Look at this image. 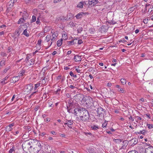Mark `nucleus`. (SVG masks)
<instances>
[{"instance_id":"nucleus-1","label":"nucleus","mask_w":153,"mask_h":153,"mask_svg":"<svg viewBox=\"0 0 153 153\" xmlns=\"http://www.w3.org/2000/svg\"><path fill=\"white\" fill-rule=\"evenodd\" d=\"M35 143L33 140H26L22 144V148L23 150H30L33 148Z\"/></svg>"},{"instance_id":"nucleus-2","label":"nucleus","mask_w":153,"mask_h":153,"mask_svg":"<svg viewBox=\"0 0 153 153\" xmlns=\"http://www.w3.org/2000/svg\"><path fill=\"white\" fill-rule=\"evenodd\" d=\"M82 112L81 116H80L81 120L82 121H86L88 120L89 117L88 112L85 108H82Z\"/></svg>"},{"instance_id":"nucleus-3","label":"nucleus","mask_w":153,"mask_h":153,"mask_svg":"<svg viewBox=\"0 0 153 153\" xmlns=\"http://www.w3.org/2000/svg\"><path fill=\"white\" fill-rule=\"evenodd\" d=\"M97 110L96 112H97L98 115L97 116L98 117L97 119H99V122H100L102 120L103 118V114L102 113L103 112V108L101 107L97 108Z\"/></svg>"},{"instance_id":"nucleus-4","label":"nucleus","mask_w":153,"mask_h":153,"mask_svg":"<svg viewBox=\"0 0 153 153\" xmlns=\"http://www.w3.org/2000/svg\"><path fill=\"white\" fill-rule=\"evenodd\" d=\"M24 90H25V91L29 93L33 89V85L30 83L25 86L24 88Z\"/></svg>"},{"instance_id":"nucleus-5","label":"nucleus","mask_w":153,"mask_h":153,"mask_svg":"<svg viewBox=\"0 0 153 153\" xmlns=\"http://www.w3.org/2000/svg\"><path fill=\"white\" fill-rule=\"evenodd\" d=\"M58 34L57 33H53L51 37V41L50 44L49 43L48 44V47H50L52 44V42H55L57 38Z\"/></svg>"},{"instance_id":"nucleus-6","label":"nucleus","mask_w":153,"mask_h":153,"mask_svg":"<svg viewBox=\"0 0 153 153\" xmlns=\"http://www.w3.org/2000/svg\"><path fill=\"white\" fill-rule=\"evenodd\" d=\"M82 111V108H75L74 110V114L75 115H76L78 114L80 115H81Z\"/></svg>"},{"instance_id":"nucleus-7","label":"nucleus","mask_w":153,"mask_h":153,"mask_svg":"<svg viewBox=\"0 0 153 153\" xmlns=\"http://www.w3.org/2000/svg\"><path fill=\"white\" fill-rule=\"evenodd\" d=\"M86 14V13L82 12H80L76 15L75 17L77 19H79L81 18L84 15H85Z\"/></svg>"},{"instance_id":"nucleus-8","label":"nucleus","mask_w":153,"mask_h":153,"mask_svg":"<svg viewBox=\"0 0 153 153\" xmlns=\"http://www.w3.org/2000/svg\"><path fill=\"white\" fill-rule=\"evenodd\" d=\"M88 4L91 7L94 6L96 4V0H89Z\"/></svg>"},{"instance_id":"nucleus-9","label":"nucleus","mask_w":153,"mask_h":153,"mask_svg":"<svg viewBox=\"0 0 153 153\" xmlns=\"http://www.w3.org/2000/svg\"><path fill=\"white\" fill-rule=\"evenodd\" d=\"M77 39H74L67 42V44L68 45H72L76 43Z\"/></svg>"},{"instance_id":"nucleus-10","label":"nucleus","mask_w":153,"mask_h":153,"mask_svg":"<svg viewBox=\"0 0 153 153\" xmlns=\"http://www.w3.org/2000/svg\"><path fill=\"white\" fill-rule=\"evenodd\" d=\"M73 122L71 120H68L66 122L64 123V125H67L69 128H71V127L70 126L72 125L73 124Z\"/></svg>"},{"instance_id":"nucleus-11","label":"nucleus","mask_w":153,"mask_h":153,"mask_svg":"<svg viewBox=\"0 0 153 153\" xmlns=\"http://www.w3.org/2000/svg\"><path fill=\"white\" fill-rule=\"evenodd\" d=\"M14 126V123H13L10 124L9 125L7 126L6 127V129H7V131H11L13 128H12V127L13 126Z\"/></svg>"},{"instance_id":"nucleus-12","label":"nucleus","mask_w":153,"mask_h":153,"mask_svg":"<svg viewBox=\"0 0 153 153\" xmlns=\"http://www.w3.org/2000/svg\"><path fill=\"white\" fill-rule=\"evenodd\" d=\"M19 76H16L13 77L11 79L12 82L14 83L18 81L19 79Z\"/></svg>"},{"instance_id":"nucleus-13","label":"nucleus","mask_w":153,"mask_h":153,"mask_svg":"<svg viewBox=\"0 0 153 153\" xmlns=\"http://www.w3.org/2000/svg\"><path fill=\"white\" fill-rule=\"evenodd\" d=\"M74 59L76 62L81 61L82 59L81 57L78 55L75 56L74 57Z\"/></svg>"},{"instance_id":"nucleus-14","label":"nucleus","mask_w":153,"mask_h":153,"mask_svg":"<svg viewBox=\"0 0 153 153\" xmlns=\"http://www.w3.org/2000/svg\"><path fill=\"white\" fill-rule=\"evenodd\" d=\"M122 148L124 149L128 145V141L126 140H124L123 142Z\"/></svg>"},{"instance_id":"nucleus-15","label":"nucleus","mask_w":153,"mask_h":153,"mask_svg":"<svg viewBox=\"0 0 153 153\" xmlns=\"http://www.w3.org/2000/svg\"><path fill=\"white\" fill-rule=\"evenodd\" d=\"M51 36L50 35H47L45 38V41L46 42H48L50 40H51Z\"/></svg>"},{"instance_id":"nucleus-16","label":"nucleus","mask_w":153,"mask_h":153,"mask_svg":"<svg viewBox=\"0 0 153 153\" xmlns=\"http://www.w3.org/2000/svg\"><path fill=\"white\" fill-rule=\"evenodd\" d=\"M9 76H7L4 78L2 79V81L1 82V83L3 84H5L7 83V82H5V81L7 80L9 78Z\"/></svg>"},{"instance_id":"nucleus-17","label":"nucleus","mask_w":153,"mask_h":153,"mask_svg":"<svg viewBox=\"0 0 153 153\" xmlns=\"http://www.w3.org/2000/svg\"><path fill=\"white\" fill-rule=\"evenodd\" d=\"M99 31L101 33H104L105 32V29L103 26L99 28Z\"/></svg>"},{"instance_id":"nucleus-18","label":"nucleus","mask_w":153,"mask_h":153,"mask_svg":"<svg viewBox=\"0 0 153 153\" xmlns=\"http://www.w3.org/2000/svg\"><path fill=\"white\" fill-rule=\"evenodd\" d=\"M37 146L36 147V148H37V146H38V148L37 149V152H39L41 149L42 148V146L40 144V143H39L38 142L37 144L36 145Z\"/></svg>"},{"instance_id":"nucleus-19","label":"nucleus","mask_w":153,"mask_h":153,"mask_svg":"<svg viewBox=\"0 0 153 153\" xmlns=\"http://www.w3.org/2000/svg\"><path fill=\"white\" fill-rule=\"evenodd\" d=\"M22 34L25 35L26 37H28L29 36V34L28 33L27 29L24 30Z\"/></svg>"},{"instance_id":"nucleus-20","label":"nucleus","mask_w":153,"mask_h":153,"mask_svg":"<svg viewBox=\"0 0 153 153\" xmlns=\"http://www.w3.org/2000/svg\"><path fill=\"white\" fill-rule=\"evenodd\" d=\"M85 2H84L83 3L82 2H80L79 3L77 6V7L80 8H82L83 7L84 3Z\"/></svg>"},{"instance_id":"nucleus-21","label":"nucleus","mask_w":153,"mask_h":153,"mask_svg":"<svg viewBox=\"0 0 153 153\" xmlns=\"http://www.w3.org/2000/svg\"><path fill=\"white\" fill-rule=\"evenodd\" d=\"M62 39L59 40L57 42V45L58 47L60 46L62 44Z\"/></svg>"},{"instance_id":"nucleus-22","label":"nucleus","mask_w":153,"mask_h":153,"mask_svg":"<svg viewBox=\"0 0 153 153\" xmlns=\"http://www.w3.org/2000/svg\"><path fill=\"white\" fill-rule=\"evenodd\" d=\"M47 79H45V77L43 79H42L41 81H40L39 82H40V84H41L42 85L45 84L46 82V80Z\"/></svg>"},{"instance_id":"nucleus-23","label":"nucleus","mask_w":153,"mask_h":153,"mask_svg":"<svg viewBox=\"0 0 153 153\" xmlns=\"http://www.w3.org/2000/svg\"><path fill=\"white\" fill-rule=\"evenodd\" d=\"M28 16V14L25 11H24L22 13V16L24 18L26 19Z\"/></svg>"},{"instance_id":"nucleus-24","label":"nucleus","mask_w":153,"mask_h":153,"mask_svg":"<svg viewBox=\"0 0 153 153\" xmlns=\"http://www.w3.org/2000/svg\"><path fill=\"white\" fill-rule=\"evenodd\" d=\"M114 141L116 143H117L120 144L121 142H122V140L120 139H114Z\"/></svg>"},{"instance_id":"nucleus-25","label":"nucleus","mask_w":153,"mask_h":153,"mask_svg":"<svg viewBox=\"0 0 153 153\" xmlns=\"http://www.w3.org/2000/svg\"><path fill=\"white\" fill-rule=\"evenodd\" d=\"M25 18L23 17L22 18H20L18 21V24H21L23 23L25 20L24 19Z\"/></svg>"},{"instance_id":"nucleus-26","label":"nucleus","mask_w":153,"mask_h":153,"mask_svg":"<svg viewBox=\"0 0 153 153\" xmlns=\"http://www.w3.org/2000/svg\"><path fill=\"white\" fill-rule=\"evenodd\" d=\"M135 118L136 119V122L137 123H140V121L142 119V118L139 116H136Z\"/></svg>"},{"instance_id":"nucleus-27","label":"nucleus","mask_w":153,"mask_h":153,"mask_svg":"<svg viewBox=\"0 0 153 153\" xmlns=\"http://www.w3.org/2000/svg\"><path fill=\"white\" fill-rule=\"evenodd\" d=\"M35 60L34 59H31L29 61V63H30V65H33L35 63Z\"/></svg>"},{"instance_id":"nucleus-28","label":"nucleus","mask_w":153,"mask_h":153,"mask_svg":"<svg viewBox=\"0 0 153 153\" xmlns=\"http://www.w3.org/2000/svg\"><path fill=\"white\" fill-rule=\"evenodd\" d=\"M75 24L74 23L72 22H71L69 23L68 25L71 27H75Z\"/></svg>"},{"instance_id":"nucleus-29","label":"nucleus","mask_w":153,"mask_h":153,"mask_svg":"<svg viewBox=\"0 0 153 153\" xmlns=\"http://www.w3.org/2000/svg\"><path fill=\"white\" fill-rule=\"evenodd\" d=\"M40 85V82H38L35 85V87H34V89L35 90L36 88L39 87Z\"/></svg>"},{"instance_id":"nucleus-30","label":"nucleus","mask_w":153,"mask_h":153,"mask_svg":"<svg viewBox=\"0 0 153 153\" xmlns=\"http://www.w3.org/2000/svg\"><path fill=\"white\" fill-rule=\"evenodd\" d=\"M120 81L121 82V83L123 85H124V84H126V80L124 78H122L120 80Z\"/></svg>"},{"instance_id":"nucleus-31","label":"nucleus","mask_w":153,"mask_h":153,"mask_svg":"<svg viewBox=\"0 0 153 153\" xmlns=\"http://www.w3.org/2000/svg\"><path fill=\"white\" fill-rule=\"evenodd\" d=\"M145 130H143L140 131V132H135L137 134H144V133L145 132Z\"/></svg>"},{"instance_id":"nucleus-32","label":"nucleus","mask_w":153,"mask_h":153,"mask_svg":"<svg viewBox=\"0 0 153 153\" xmlns=\"http://www.w3.org/2000/svg\"><path fill=\"white\" fill-rule=\"evenodd\" d=\"M25 71L24 70H23L21 71V72L19 74V77L22 76L25 73Z\"/></svg>"},{"instance_id":"nucleus-33","label":"nucleus","mask_w":153,"mask_h":153,"mask_svg":"<svg viewBox=\"0 0 153 153\" xmlns=\"http://www.w3.org/2000/svg\"><path fill=\"white\" fill-rule=\"evenodd\" d=\"M83 29V28H82V27H79L77 29L78 33H81V32L82 31Z\"/></svg>"},{"instance_id":"nucleus-34","label":"nucleus","mask_w":153,"mask_h":153,"mask_svg":"<svg viewBox=\"0 0 153 153\" xmlns=\"http://www.w3.org/2000/svg\"><path fill=\"white\" fill-rule=\"evenodd\" d=\"M36 20V17L35 16H33L31 19V22H35Z\"/></svg>"},{"instance_id":"nucleus-35","label":"nucleus","mask_w":153,"mask_h":153,"mask_svg":"<svg viewBox=\"0 0 153 153\" xmlns=\"http://www.w3.org/2000/svg\"><path fill=\"white\" fill-rule=\"evenodd\" d=\"M40 16H39L37 18V20L36 22V24L37 25L40 24Z\"/></svg>"},{"instance_id":"nucleus-36","label":"nucleus","mask_w":153,"mask_h":153,"mask_svg":"<svg viewBox=\"0 0 153 153\" xmlns=\"http://www.w3.org/2000/svg\"><path fill=\"white\" fill-rule=\"evenodd\" d=\"M17 0H12L11 1H9L10 3H12V6H13L14 4L16 3L17 1Z\"/></svg>"},{"instance_id":"nucleus-37","label":"nucleus","mask_w":153,"mask_h":153,"mask_svg":"<svg viewBox=\"0 0 153 153\" xmlns=\"http://www.w3.org/2000/svg\"><path fill=\"white\" fill-rule=\"evenodd\" d=\"M147 126L148 127V128L149 129L152 128H153V125L152 124H147Z\"/></svg>"},{"instance_id":"nucleus-38","label":"nucleus","mask_w":153,"mask_h":153,"mask_svg":"<svg viewBox=\"0 0 153 153\" xmlns=\"http://www.w3.org/2000/svg\"><path fill=\"white\" fill-rule=\"evenodd\" d=\"M15 151L14 147H13L9 151V153H12L13 152Z\"/></svg>"},{"instance_id":"nucleus-39","label":"nucleus","mask_w":153,"mask_h":153,"mask_svg":"<svg viewBox=\"0 0 153 153\" xmlns=\"http://www.w3.org/2000/svg\"><path fill=\"white\" fill-rule=\"evenodd\" d=\"M70 74L71 76H73L74 77H76V75H74V74L71 71L70 73Z\"/></svg>"},{"instance_id":"nucleus-40","label":"nucleus","mask_w":153,"mask_h":153,"mask_svg":"<svg viewBox=\"0 0 153 153\" xmlns=\"http://www.w3.org/2000/svg\"><path fill=\"white\" fill-rule=\"evenodd\" d=\"M5 61L4 60H2L0 62V67L4 65L5 64Z\"/></svg>"},{"instance_id":"nucleus-41","label":"nucleus","mask_w":153,"mask_h":153,"mask_svg":"<svg viewBox=\"0 0 153 153\" xmlns=\"http://www.w3.org/2000/svg\"><path fill=\"white\" fill-rule=\"evenodd\" d=\"M127 153H139L138 152L135 150H133L130 151Z\"/></svg>"},{"instance_id":"nucleus-42","label":"nucleus","mask_w":153,"mask_h":153,"mask_svg":"<svg viewBox=\"0 0 153 153\" xmlns=\"http://www.w3.org/2000/svg\"><path fill=\"white\" fill-rule=\"evenodd\" d=\"M57 19L58 20H62L64 21V20H65V19H64L63 16H60L57 18Z\"/></svg>"},{"instance_id":"nucleus-43","label":"nucleus","mask_w":153,"mask_h":153,"mask_svg":"<svg viewBox=\"0 0 153 153\" xmlns=\"http://www.w3.org/2000/svg\"><path fill=\"white\" fill-rule=\"evenodd\" d=\"M107 125V123L105 122V123H103L102 125V127L104 128L105 127H106V126Z\"/></svg>"},{"instance_id":"nucleus-44","label":"nucleus","mask_w":153,"mask_h":153,"mask_svg":"<svg viewBox=\"0 0 153 153\" xmlns=\"http://www.w3.org/2000/svg\"><path fill=\"white\" fill-rule=\"evenodd\" d=\"M42 42V40L41 39L38 40L37 41V44L39 46H41Z\"/></svg>"},{"instance_id":"nucleus-45","label":"nucleus","mask_w":153,"mask_h":153,"mask_svg":"<svg viewBox=\"0 0 153 153\" xmlns=\"http://www.w3.org/2000/svg\"><path fill=\"white\" fill-rule=\"evenodd\" d=\"M1 55L2 56H6V53L4 52H1Z\"/></svg>"},{"instance_id":"nucleus-46","label":"nucleus","mask_w":153,"mask_h":153,"mask_svg":"<svg viewBox=\"0 0 153 153\" xmlns=\"http://www.w3.org/2000/svg\"><path fill=\"white\" fill-rule=\"evenodd\" d=\"M10 68L9 67L6 68V69H5L4 70V72L5 73H6L7 71Z\"/></svg>"},{"instance_id":"nucleus-47","label":"nucleus","mask_w":153,"mask_h":153,"mask_svg":"<svg viewBox=\"0 0 153 153\" xmlns=\"http://www.w3.org/2000/svg\"><path fill=\"white\" fill-rule=\"evenodd\" d=\"M60 91H61L60 88H58L56 91V94H59V92Z\"/></svg>"},{"instance_id":"nucleus-48","label":"nucleus","mask_w":153,"mask_h":153,"mask_svg":"<svg viewBox=\"0 0 153 153\" xmlns=\"http://www.w3.org/2000/svg\"><path fill=\"white\" fill-rule=\"evenodd\" d=\"M100 48V47L99 46H97L96 45V51L99 52Z\"/></svg>"},{"instance_id":"nucleus-49","label":"nucleus","mask_w":153,"mask_h":153,"mask_svg":"<svg viewBox=\"0 0 153 153\" xmlns=\"http://www.w3.org/2000/svg\"><path fill=\"white\" fill-rule=\"evenodd\" d=\"M82 43V41L81 39H79L78 40V43L79 45L81 44Z\"/></svg>"},{"instance_id":"nucleus-50","label":"nucleus","mask_w":153,"mask_h":153,"mask_svg":"<svg viewBox=\"0 0 153 153\" xmlns=\"http://www.w3.org/2000/svg\"><path fill=\"white\" fill-rule=\"evenodd\" d=\"M26 25H23L21 27H19V30L22 31V30H23L22 27H24Z\"/></svg>"},{"instance_id":"nucleus-51","label":"nucleus","mask_w":153,"mask_h":153,"mask_svg":"<svg viewBox=\"0 0 153 153\" xmlns=\"http://www.w3.org/2000/svg\"><path fill=\"white\" fill-rule=\"evenodd\" d=\"M32 0H25V2L27 4L29 3Z\"/></svg>"},{"instance_id":"nucleus-52","label":"nucleus","mask_w":153,"mask_h":153,"mask_svg":"<svg viewBox=\"0 0 153 153\" xmlns=\"http://www.w3.org/2000/svg\"><path fill=\"white\" fill-rule=\"evenodd\" d=\"M61 0H54L53 1V2L54 3H56L58 2H59L61 1Z\"/></svg>"},{"instance_id":"nucleus-53","label":"nucleus","mask_w":153,"mask_h":153,"mask_svg":"<svg viewBox=\"0 0 153 153\" xmlns=\"http://www.w3.org/2000/svg\"><path fill=\"white\" fill-rule=\"evenodd\" d=\"M62 77V76L61 75H59V76L56 78L57 80H59L60 79H61Z\"/></svg>"},{"instance_id":"nucleus-54","label":"nucleus","mask_w":153,"mask_h":153,"mask_svg":"<svg viewBox=\"0 0 153 153\" xmlns=\"http://www.w3.org/2000/svg\"><path fill=\"white\" fill-rule=\"evenodd\" d=\"M60 136L61 137H65V135L64 134H61L60 135Z\"/></svg>"},{"instance_id":"nucleus-55","label":"nucleus","mask_w":153,"mask_h":153,"mask_svg":"<svg viewBox=\"0 0 153 153\" xmlns=\"http://www.w3.org/2000/svg\"><path fill=\"white\" fill-rule=\"evenodd\" d=\"M126 42V40H125L124 39H123L120 41H119L120 42H122L123 43H125V42Z\"/></svg>"},{"instance_id":"nucleus-56","label":"nucleus","mask_w":153,"mask_h":153,"mask_svg":"<svg viewBox=\"0 0 153 153\" xmlns=\"http://www.w3.org/2000/svg\"><path fill=\"white\" fill-rule=\"evenodd\" d=\"M76 70L78 73H80L81 72V70L79 68H76Z\"/></svg>"},{"instance_id":"nucleus-57","label":"nucleus","mask_w":153,"mask_h":153,"mask_svg":"<svg viewBox=\"0 0 153 153\" xmlns=\"http://www.w3.org/2000/svg\"><path fill=\"white\" fill-rule=\"evenodd\" d=\"M120 89L119 91L121 92L122 93H123L124 92V90L123 88H120Z\"/></svg>"},{"instance_id":"nucleus-58","label":"nucleus","mask_w":153,"mask_h":153,"mask_svg":"<svg viewBox=\"0 0 153 153\" xmlns=\"http://www.w3.org/2000/svg\"><path fill=\"white\" fill-rule=\"evenodd\" d=\"M19 133V131H16V132H15V133H13V134L15 135H16V134H18Z\"/></svg>"},{"instance_id":"nucleus-59","label":"nucleus","mask_w":153,"mask_h":153,"mask_svg":"<svg viewBox=\"0 0 153 153\" xmlns=\"http://www.w3.org/2000/svg\"><path fill=\"white\" fill-rule=\"evenodd\" d=\"M82 101L84 102H86V99L85 97H83V99L82 100Z\"/></svg>"},{"instance_id":"nucleus-60","label":"nucleus","mask_w":153,"mask_h":153,"mask_svg":"<svg viewBox=\"0 0 153 153\" xmlns=\"http://www.w3.org/2000/svg\"><path fill=\"white\" fill-rule=\"evenodd\" d=\"M129 120H132V121H133L134 120V119H133L132 116H131L129 117Z\"/></svg>"},{"instance_id":"nucleus-61","label":"nucleus","mask_w":153,"mask_h":153,"mask_svg":"<svg viewBox=\"0 0 153 153\" xmlns=\"http://www.w3.org/2000/svg\"><path fill=\"white\" fill-rule=\"evenodd\" d=\"M57 52H56V51H54L52 53V54L53 55H55V54H56Z\"/></svg>"},{"instance_id":"nucleus-62","label":"nucleus","mask_w":153,"mask_h":153,"mask_svg":"<svg viewBox=\"0 0 153 153\" xmlns=\"http://www.w3.org/2000/svg\"><path fill=\"white\" fill-rule=\"evenodd\" d=\"M69 87L70 88H72V89H74L75 88V87L73 85H70L69 86Z\"/></svg>"},{"instance_id":"nucleus-63","label":"nucleus","mask_w":153,"mask_h":153,"mask_svg":"<svg viewBox=\"0 0 153 153\" xmlns=\"http://www.w3.org/2000/svg\"><path fill=\"white\" fill-rule=\"evenodd\" d=\"M6 27V25H2L0 26V28H4L5 27Z\"/></svg>"},{"instance_id":"nucleus-64","label":"nucleus","mask_w":153,"mask_h":153,"mask_svg":"<svg viewBox=\"0 0 153 153\" xmlns=\"http://www.w3.org/2000/svg\"><path fill=\"white\" fill-rule=\"evenodd\" d=\"M107 85L108 87H110L111 85V83H108Z\"/></svg>"}]
</instances>
